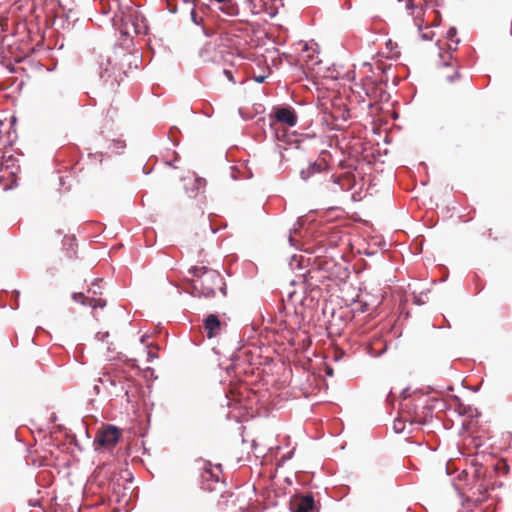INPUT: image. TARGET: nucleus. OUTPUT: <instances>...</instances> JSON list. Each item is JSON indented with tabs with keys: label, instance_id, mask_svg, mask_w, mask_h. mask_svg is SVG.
Segmentation results:
<instances>
[{
	"label": "nucleus",
	"instance_id": "nucleus-1",
	"mask_svg": "<svg viewBox=\"0 0 512 512\" xmlns=\"http://www.w3.org/2000/svg\"><path fill=\"white\" fill-rule=\"evenodd\" d=\"M487 473V468L480 465L474 470L473 484L467 483L462 490L455 486L465 509L469 510L472 506H477L486 500L487 492L490 489Z\"/></svg>",
	"mask_w": 512,
	"mask_h": 512
},
{
	"label": "nucleus",
	"instance_id": "nucleus-2",
	"mask_svg": "<svg viewBox=\"0 0 512 512\" xmlns=\"http://www.w3.org/2000/svg\"><path fill=\"white\" fill-rule=\"evenodd\" d=\"M430 398L422 393H415L413 398L404 397L402 404L403 414L410 425H426L432 419L434 405L430 404Z\"/></svg>",
	"mask_w": 512,
	"mask_h": 512
},
{
	"label": "nucleus",
	"instance_id": "nucleus-3",
	"mask_svg": "<svg viewBox=\"0 0 512 512\" xmlns=\"http://www.w3.org/2000/svg\"><path fill=\"white\" fill-rule=\"evenodd\" d=\"M192 280L193 294L210 298L215 296L216 285H222V276L216 270L206 266H192L189 271Z\"/></svg>",
	"mask_w": 512,
	"mask_h": 512
},
{
	"label": "nucleus",
	"instance_id": "nucleus-4",
	"mask_svg": "<svg viewBox=\"0 0 512 512\" xmlns=\"http://www.w3.org/2000/svg\"><path fill=\"white\" fill-rule=\"evenodd\" d=\"M215 469L217 471H213L211 463L205 464L201 475V488L203 490L213 492L221 491L224 488V482L220 479V475L222 474V465L216 464Z\"/></svg>",
	"mask_w": 512,
	"mask_h": 512
},
{
	"label": "nucleus",
	"instance_id": "nucleus-5",
	"mask_svg": "<svg viewBox=\"0 0 512 512\" xmlns=\"http://www.w3.org/2000/svg\"><path fill=\"white\" fill-rule=\"evenodd\" d=\"M120 429L114 425H107L99 430L94 439L96 450H109L113 448L120 439Z\"/></svg>",
	"mask_w": 512,
	"mask_h": 512
},
{
	"label": "nucleus",
	"instance_id": "nucleus-6",
	"mask_svg": "<svg viewBox=\"0 0 512 512\" xmlns=\"http://www.w3.org/2000/svg\"><path fill=\"white\" fill-rule=\"evenodd\" d=\"M123 75H125V72L117 64L112 63L110 58H107L105 63H100L99 76L104 82L110 83L111 86H118L123 79Z\"/></svg>",
	"mask_w": 512,
	"mask_h": 512
},
{
	"label": "nucleus",
	"instance_id": "nucleus-7",
	"mask_svg": "<svg viewBox=\"0 0 512 512\" xmlns=\"http://www.w3.org/2000/svg\"><path fill=\"white\" fill-rule=\"evenodd\" d=\"M272 115L279 123L293 127L297 124L298 116L295 109L289 105L275 106Z\"/></svg>",
	"mask_w": 512,
	"mask_h": 512
},
{
	"label": "nucleus",
	"instance_id": "nucleus-8",
	"mask_svg": "<svg viewBox=\"0 0 512 512\" xmlns=\"http://www.w3.org/2000/svg\"><path fill=\"white\" fill-rule=\"evenodd\" d=\"M190 18L192 23L200 28L205 37L210 38L214 36L215 30L207 25L204 12L202 10H196V4H194L190 11Z\"/></svg>",
	"mask_w": 512,
	"mask_h": 512
},
{
	"label": "nucleus",
	"instance_id": "nucleus-9",
	"mask_svg": "<svg viewBox=\"0 0 512 512\" xmlns=\"http://www.w3.org/2000/svg\"><path fill=\"white\" fill-rule=\"evenodd\" d=\"M123 20L125 21V25H127L128 22L131 24L135 34H137V35L144 34L145 35L148 33L149 27L147 25V21H146L145 17L142 16L141 14H139L137 11L129 14Z\"/></svg>",
	"mask_w": 512,
	"mask_h": 512
},
{
	"label": "nucleus",
	"instance_id": "nucleus-10",
	"mask_svg": "<svg viewBox=\"0 0 512 512\" xmlns=\"http://www.w3.org/2000/svg\"><path fill=\"white\" fill-rule=\"evenodd\" d=\"M327 168L328 165L324 160L309 162L308 166L300 171V178L306 182L315 175L321 174Z\"/></svg>",
	"mask_w": 512,
	"mask_h": 512
},
{
	"label": "nucleus",
	"instance_id": "nucleus-11",
	"mask_svg": "<svg viewBox=\"0 0 512 512\" xmlns=\"http://www.w3.org/2000/svg\"><path fill=\"white\" fill-rule=\"evenodd\" d=\"M222 322L215 314H209L204 319V328L209 339L218 336L222 330Z\"/></svg>",
	"mask_w": 512,
	"mask_h": 512
},
{
	"label": "nucleus",
	"instance_id": "nucleus-12",
	"mask_svg": "<svg viewBox=\"0 0 512 512\" xmlns=\"http://www.w3.org/2000/svg\"><path fill=\"white\" fill-rule=\"evenodd\" d=\"M315 508V500L311 493L302 496L291 504L292 512H312Z\"/></svg>",
	"mask_w": 512,
	"mask_h": 512
},
{
	"label": "nucleus",
	"instance_id": "nucleus-13",
	"mask_svg": "<svg viewBox=\"0 0 512 512\" xmlns=\"http://www.w3.org/2000/svg\"><path fill=\"white\" fill-rule=\"evenodd\" d=\"M424 3H426V0H407L405 4L406 9L411 11V15L413 16L415 24L419 30H421L422 20L420 22H418V20H420L424 14Z\"/></svg>",
	"mask_w": 512,
	"mask_h": 512
},
{
	"label": "nucleus",
	"instance_id": "nucleus-14",
	"mask_svg": "<svg viewBox=\"0 0 512 512\" xmlns=\"http://www.w3.org/2000/svg\"><path fill=\"white\" fill-rule=\"evenodd\" d=\"M72 299L75 302H79L84 306L96 308H103L106 305V302L103 299L89 298L86 297L82 292H75L72 294Z\"/></svg>",
	"mask_w": 512,
	"mask_h": 512
},
{
	"label": "nucleus",
	"instance_id": "nucleus-15",
	"mask_svg": "<svg viewBox=\"0 0 512 512\" xmlns=\"http://www.w3.org/2000/svg\"><path fill=\"white\" fill-rule=\"evenodd\" d=\"M205 186L206 180L196 177L191 182L185 184L186 193L190 198H195L200 192L204 191Z\"/></svg>",
	"mask_w": 512,
	"mask_h": 512
},
{
	"label": "nucleus",
	"instance_id": "nucleus-16",
	"mask_svg": "<svg viewBox=\"0 0 512 512\" xmlns=\"http://www.w3.org/2000/svg\"><path fill=\"white\" fill-rule=\"evenodd\" d=\"M98 381L102 384V385H106L107 383H109L111 386H116L118 383H120V381H117L116 379L110 377L108 374H104L102 377H99Z\"/></svg>",
	"mask_w": 512,
	"mask_h": 512
},
{
	"label": "nucleus",
	"instance_id": "nucleus-17",
	"mask_svg": "<svg viewBox=\"0 0 512 512\" xmlns=\"http://www.w3.org/2000/svg\"><path fill=\"white\" fill-rule=\"evenodd\" d=\"M405 420H402V419H395L394 422H393V429L395 431V433L399 434V433H402L404 431V428H405Z\"/></svg>",
	"mask_w": 512,
	"mask_h": 512
},
{
	"label": "nucleus",
	"instance_id": "nucleus-18",
	"mask_svg": "<svg viewBox=\"0 0 512 512\" xmlns=\"http://www.w3.org/2000/svg\"><path fill=\"white\" fill-rule=\"evenodd\" d=\"M112 145H113V147L111 148L112 152H114L116 154L122 153V151L124 150V148L126 146L125 142L122 140H114Z\"/></svg>",
	"mask_w": 512,
	"mask_h": 512
},
{
	"label": "nucleus",
	"instance_id": "nucleus-19",
	"mask_svg": "<svg viewBox=\"0 0 512 512\" xmlns=\"http://www.w3.org/2000/svg\"><path fill=\"white\" fill-rule=\"evenodd\" d=\"M89 293H92L93 295L101 294L100 286L97 283V280L92 283V287L88 290Z\"/></svg>",
	"mask_w": 512,
	"mask_h": 512
},
{
	"label": "nucleus",
	"instance_id": "nucleus-20",
	"mask_svg": "<svg viewBox=\"0 0 512 512\" xmlns=\"http://www.w3.org/2000/svg\"><path fill=\"white\" fill-rule=\"evenodd\" d=\"M112 485H113V487H112L113 492L117 496V501L120 502L121 501V497H125V493L120 495V484L113 483Z\"/></svg>",
	"mask_w": 512,
	"mask_h": 512
},
{
	"label": "nucleus",
	"instance_id": "nucleus-21",
	"mask_svg": "<svg viewBox=\"0 0 512 512\" xmlns=\"http://www.w3.org/2000/svg\"><path fill=\"white\" fill-rule=\"evenodd\" d=\"M456 35H457V29L455 27H450L446 33V37L449 40H453L454 37H456Z\"/></svg>",
	"mask_w": 512,
	"mask_h": 512
},
{
	"label": "nucleus",
	"instance_id": "nucleus-22",
	"mask_svg": "<svg viewBox=\"0 0 512 512\" xmlns=\"http://www.w3.org/2000/svg\"><path fill=\"white\" fill-rule=\"evenodd\" d=\"M223 74L227 77V79L232 82V83H236L234 77H233V74H232V71L231 70H228V69H223Z\"/></svg>",
	"mask_w": 512,
	"mask_h": 512
},
{
	"label": "nucleus",
	"instance_id": "nucleus-23",
	"mask_svg": "<svg viewBox=\"0 0 512 512\" xmlns=\"http://www.w3.org/2000/svg\"><path fill=\"white\" fill-rule=\"evenodd\" d=\"M460 77V74L458 72H454L452 75H448L446 77L447 81L448 82H454L456 79H458Z\"/></svg>",
	"mask_w": 512,
	"mask_h": 512
},
{
	"label": "nucleus",
	"instance_id": "nucleus-24",
	"mask_svg": "<svg viewBox=\"0 0 512 512\" xmlns=\"http://www.w3.org/2000/svg\"><path fill=\"white\" fill-rule=\"evenodd\" d=\"M386 351V346H384L379 352L373 353L371 349H369L368 354L373 357H379Z\"/></svg>",
	"mask_w": 512,
	"mask_h": 512
},
{
	"label": "nucleus",
	"instance_id": "nucleus-25",
	"mask_svg": "<svg viewBox=\"0 0 512 512\" xmlns=\"http://www.w3.org/2000/svg\"><path fill=\"white\" fill-rule=\"evenodd\" d=\"M96 337L100 341H105L109 337V333L108 332H104V333L99 332L96 334Z\"/></svg>",
	"mask_w": 512,
	"mask_h": 512
},
{
	"label": "nucleus",
	"instance_id": "nucleus-26",
	"mask_svg": "<svg viewBox=\"0 0 512 512\" xmlns=\"http://www.w3.org/2000/svg\"><path fill=\"white\" fill-rule=\"evenodd\" d=\"M292 232H296V228L290 229L289 243L291 246H296V240L292 237Z\"/></svg>",
	"mask_w": 512,
	"mask_h": 512
},
{
	"label": "nucleus",
	"instance_id": "nucleus-27",
	"mask_svg": "<svg viewBox=\"0 0 512 512\" xmlns=\"http://www.w3.org/2000/svg\"><path fill=\"white\" fill-rule=\"evenodd\" d=\"M217 288L221 291V293H222L223 295H226V290H227V288H226V285H225V282H224V279H223V278H222V285H216V289H217Z\"/></svg>",
	"mask_w": 512,
	"mask_h": 512
},
{
	"label": "nucleus",
	"instance_id": "nucleus-28",
	"mask_svg": "<svg viewBox=\"0 0 512 512\" xmlns=\"http://www.w3.org/2000/svg\"><path fill=\"white\" fill-rule=\"evenodd\" d=\"M149 336L148 335H143L141 336L140 338V342L145 345L147 348L150 347V345L147 343V340H148Z\"/></svg>",
	"mask_w": 512,
	"mask_h": 512
},
{
	"label": "nucleus",
	"instance_id": "nucleus-29",
	"mask_svg": "<svg viewBox=\"0 0 512 512\" xmlns=\"http://www.w3.org/2000/svg\"><path fill=\"white\" fill-rule=\"evenodd\" d=\"M266 78H267V76H265V75H259V76H255L254 80L257 83H263Z\"/></svg>",
	"mask_w": 512,
	"mask_h": 512
},
{
	"label": "nucleus",
	"instance_id": "nucleus-30",
	"mask_svg": "<svg viewBox=\"0 0 512 512\" xmlns=\"http://www.w3.org/2000/svg\"><path fill=\"white\" fill-rule=\"evenodd\" d=\"M157 358V355L151 351H148L147 353V361L151 362L153 359Z\"/></svg>",
	"mask_w": 512,
	"mask_h": 512
},
{
	"label": "nucleus",
	"instance_id": "nucleus-31",
	"mask_svg": "<svg viewBox=\"0 0 512 512\" xmlns=\"http://www.w3.org/2000/svg\"><path fill=\"white\" fill-rule=\"evenodd\" d=\"M414 302L418 305H421V304H424L425 303V300L422 298V295L419 296V297H415V300Z\"/></svg>",
	"mask_w": 512,
	"mask_h": 512
},
{
	"label": "nucleus",
	"instance_id": "nucleus-32",
	"mask_svg": "<svg viewBox=\"0 0 512 512\" xmlns=\"http://www.w3.org/2000/svg\"><path fill=\"white\" fill-rule=\"evenodd\" d=\"M168 10L170 13L174 14L177 12V7L168 3Z\"/></svg>",
	"mask_w": 512,
	"mask_h": 512
},
{
	"label": "nucleus",
	"instance_id": "nucleus-33",
	"mask_svg": "<svg viewBox=\"0 0 512 512\" xmlns=\"http://www.w3.org/2000/svg\"><path fill=\"white\" fill-rule=\"evenodd\" d=\"M421 38L423 40H431L432 39V34H429V33H422L421 34Z\"/></svg>",
	"mask_w": 512,
	"mask_h": 512
},
{
	"label": "nucleus",
	"instance_id": "nucleus-34",
	"mask_svg": "<svg viewBox=\"0 0 512 512\" xmlns=\"http://www.w3.org/2000/svg\"><path fill=\"white\" fill-rule=\"evenodd\" d=\"M332 178H333L334 184L341 186V178L340 177H336L333 175Z\"/></svg>",
	"mask_w": 512,
	"mask_h": 512
},
{
	"label": "nucleus",
	"instance_id": "nucleus-35",
	"mask_svg": "<svg viewBox=\"0 0 512 512\" xmlns=\"http://www.w3.org/2000/svg\"><path fill=\"white\" fill-rule=\"evenodd\" d=\"M325 373L327 376L331 377V376H333V369L331 367L327 366L325 369Z\"/></svg>",
	"mask_w": 512,
	"mask_h": 512
},
{
	"label": "nucleus",
	"instance_id": "nucleus-36",
	"mask_svg": "<svg viewBox=\"0 0 512 512\" xmlns=\"http://www.w3.org/2000/svg\"><path fill=\"white\" fill-rule=\"evenodd\" d=\"M120 32H121V34H122L123 36H128V35L130 34V32H129V30H128V28H127V27H125L124 29H122Z\"/></svg>",
	"mask_w": 512,
	"mask_h": 512
},
{
	"label": "nucleus",
	"instance_id": "nucleus-37",
	"mask_svg": "<svg viewBox=\"0 0 512 512\" xmlns=\"http://www.w3.org/2000/svg\"><path fill=\"white\" fill-rule=\"evenodd\" d=\"M16 185H17V184H16V182L14 181V186H16ZM12 188H13V185H4V186H3V190H5V191H6V190H9V189H12Z\"/></svg>",
	"mask_w": 512,
	"mask_h": 512
},
{
	"label": "nucleus",
	"instance_id": "nucleus-38",
	"mask_svg": "<svg viewBox=\"0 0 512 512\" xmlns=\"http://www.w3.org/2000/svg\"><path fill=\"white\" fill-rule=\"evenodd\" d=\"M277 147H278V148H279V150H280V151H279V153H280L281 159L283 160V159H284V153H283V151H282V146H281V145H278Z\"/></svg>",
	"mask_w": 512,
	"mask_h": 512
},
{
	"label": "nucleus",
	"instance_id": "nucleus-39",
	"mask_svg": "<svg viewBox=\"0 0 512 512\" xmlns=\"http://www.w3.org/2000/svg\"><path fill=\"white\" fill-rule=\"evenodd\" d=\"M18 307H19V303H18V300L16 299L15 304L11 305V308L12 309H17Z\"/></svg>",
	"mask_w": 512,
	"mask_h": 512
},
{
	"label": "nucleus",
	"instance_id": "nucleus-40",
	"mask_svg": "<svg viewBox=\"0 0 512 512\" xmlns=\"http://www.w3.org/2000/svg\"><path fill=\"white\" fill-rule=\"evenodd\" d=\"M292 457V452L287 454V456H283L284 460H289Z\"/></svg>",
	"mask_w": 512,
	"mask_h": 512
},
{
	"label": "nucleus",
	"instance_id": "nucleus-41",
	"mask_svg": "<svg viewBox=\"0 0 512 512\" xmlns=\"http://www.w3.org/2000/svg\"><path fill=\"white\" fill-rule=\"evenodd\" d=\"M183 2L185 4H189V3H192L193 5L195 4L193 0H183Z\"/></svg>",
	"mask_w": 512,
	"mask_h": 512
},
{
	"label": "nucleus",
	"instance_id": "nucleus-42",
	"mask_svg": "<svg viewBox=\"0 0 512 512\" xmlns=\"http://www.w3.org/2000/svg\"><path fill=\"white\" fill-rule=\"evenodd\" d=\"M293 261H296V256H295V255H294V256H292V261H291V263H290V265H291V266L293 265Z\"/></svg>",
	"mask_w": 512,
	"mask_h": 512
},
{
	"label": "nucleus",
	"instance_id": "nucleus-43",
	"mask_svg": "<svg viewBox=\"0 0 512 512\" xmlns=\"http://www.w3.org/2000/svg\"><path fill=\"white\" fill-rule=\"evenodd\" d=\"M13 293L16 295V298L19 296V291L15 290Z\"/></svg>",
	"mask_w": 512,
	"mask_h": 512
},
{
	"label": "nucleus",
	"instance_id": "nucleus-44",
	"mask_svg": "<svg viewBox=\"0 0 512 512\" xmlns=\"http://www.w3.org/2000/svg\"><path fill=\"white\" fill-rule=\"evenodd\" d=\"M0 172H2V170H0ZM3 178H4V176H3V175H0V183H2Z\"/></svg>",
	"mask_w": 512,
	"mask_h": 512
},
{
	"label": "nucleus",
	"instance_id": "nucleus-45",
	"mask_svg": "<svg viewBox=\"0 0 512 512\" xmlns=\"http://www.w3.org/2000/svg\"><path fill=\"white\" fill-rule=\"evenodd\" d=\"M94 389L97 391V393H99V386L98 385H95Z\"/></svg>",
	"mask_w": 512,
	"mask_h": 512
},
{
	"label": "nucleus",
	"instance_id": "nucleus-46",
	"mask_svg": "<svg viewBox=\"0 0 512 512\" xmlns=\"http://www.w3.org/2000/svg\"><path fill=\"white\" fill-rule=\"evenodd\" d=\"M495 472V469L492 468V470L489 471L490 476Z\"/></svg>",
	"mask_w": 512,
	"mask_h": 512
},
{
	"label": "nucleus",
	"instance_id": "nucleus-47",
	"mask_svg": "<svg viewBox=\"0 0 512 512\" xmlns=\"http://www.w3.org/2000/svg\"><path fill=\"white\" fill-rule=\"evenodd\" d=\"M460 42V39L455 40V45H457Z\"/></svg>",
	"mask_w": 512,
	"mask_h": 512
},
{
	"label": "nucleus",
	"instance_id": "nucleus-48",
	"mask_svg": "<svg viewBox=\"0 0 512 512\" xmlns=\"http://www.w3.org/2000/svg\"><path fill=\"white\" fill-rule=\"evenodd\" d=\"M275 137H276L277 139H279V134H278V132H275Z\"/></svg>",
	"mask_w": 512,
	"mask_h": 512
},
{
	"label": "nucleus",
	"instance_id": "nucleus-49",
	"mask_svg": "<svg viewBox=\"0 0 512 512\" xmlns=\"http://www.w3.org/2000/svg\"><path fill=\"white\" fill-rule=\"evenodd\" d=\"M169 166H174L173 162H167Z\"/></svg>",
	"mask_w": 512,
	"mask_h": 512
},
{
	"label": "nucleus",
	"instance_id": "nucleus-50",
	"mask_svg": "<svg viewBox=\"0 0 512 512\" xmlns=\"http://www.w3.org/2000/svg\"><path fill=\"white\" fill-rule=\"evenodd\" d=\"M209 227L212 228L211 225H209ZM211 230H212V233H216V230H214V229H211Z\"/></svg>",
	"mask_w": 512,
	"mask_h": 512
}]
</instances>
